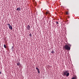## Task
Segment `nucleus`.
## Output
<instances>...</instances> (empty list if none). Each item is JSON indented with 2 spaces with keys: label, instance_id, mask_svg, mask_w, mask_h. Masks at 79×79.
Here are the masks:
<instances>
[{
  "label": "nucleus",
  "instance_id": "1",
  "mask_svg": "<svg viewBox=\"0 0 79 79\" xmlns=\"http://www.w3.org/2000/svg\"><path fill=\"white\" fill-rule=\"evenodd\" d=\"M66 44L64 46V48L66 50H70V49H71V45L69 44Z\"/></svg>",
  "mask_w": 79,
  "mask_h": 79
},
{
  "label": "nucleus",
  "instance_id": "2",
  "mask_svg": "<svg viewBox=\"0 0 79 79\" xmlns=\"http://www.w3.org/2000/svg\"><path fill=\"white\" fill-rule=\"evenodd\" d=\"M63 76H66L67 77H68L69 76V73H68V70H65L63 72Z\"/></svg>",
  "mask_w": 79,
  "mask_h": 79
},
{
  "label": "nucleus",
  "instance_id": "3",
  "mask_svg": "<svg viewBox=\"0 0 79 79\" xmlns=\"http://www.w3.org/2000/svg\"><path fill=\"white\" fill-rule=\"evenodd\" d=\"M7 25H8L9 27V29H10L11 30H12L13 29V27H12V26H11V25H10V24H8Z\"/></svg>",
  "mask_w": 79,
  "mask_h": 79
},
{
  "label": "nucleus",
  "instance_id": "4",
  "mask_svg": "<svg viewBox=\"0 0 79 79\" xmlns=\"http://www.w3.org/2000/svg\"><path fill=\"white\" fill-rule=\"evenodd\" d=\"M27 29L28 30H30V29H31V27L30 26H29V25H27Z\"/></svg>",
  "mask_w": 79,
  "mask_h": 79
},
{
  "label": "nucleus",
  "instance_id": "5",
  "mask_svg": "<svg viewBox=\"0 0 79 79\" xmlns=\"http://www.w3.org/2000/svg\"><path fill=\"white\" fill-rule=\"evenodd\" d=\"M36 70H37L38 74H40V71H39V68L37 67H36Z\"/></svg>",
  "mask_w": 79,
  "mask_h": 79
},
{
  "label": "nucleus",
  "instance_id": "6",
  "mask_svg": "<svg viewBox=\"0 0 79 79\" xmlns=\"http://www.w3.org/2000/svg\"><path fill=\"white\" fill-rule=\"evenodd\" d=\"M50 15V13H49V11H48L46 12V15Z\"/></svg>",
  "mask_w": 79,
  "mask_h": 79
},
{
  "label": "nucleus",
  "instance_id": "7",
  "mask_svg": "<svg viewBox=\"0 0 79 79\" xmlns=\"http://www.w3.org/2000/svg\"><path fill=\"white\" fill-rule=\"evenodd\" d=\"M17 10L18 11H20V8H18L17 9Z\"/></svg>",
  "mask_w": 79,
  "mask_h": 79
},
{
  "label": "nucleus",
  "instance_id": "8",
  "mask_svg": "<svg viewBox=\"0 0 79 79\" xmlns=\"http://www.w3.org/2000/svg\"><path fill=\"white\" fill-rule=\"evenodd\" d=\"M66 15H69V12H66Z\"/></svg>",
  "mask_w": 79,
  "mask_h": 79
},
{
  "label": "nucleus",
  "instance_id": "9",
  "mask_svg": "<svg viewBox=\"0 0 79 79\" xmlns=\"http://www.w3.org/2000/svg\"><path fill=\"white\" fill-rule=\"evenodd\" d=\"M4 48H6V45H5V44H4Z\"/></svg>",
  "mask_w": 79,
  "mask_h": 79
},
{
  "label": "nucleus",
  "instance_id": "10",
  "mask_svg": "<svg viewBox=\"0 0 79 79\" xmlns=\"http://www.w3.org/2000/svg\"><path fill=\"white\" fill-rule=\"evenodd\" d=\"M76 78L75 77H73L72 79H76Z\"/></svg>",
  "mask_w": 79,
  "mask_h": 79
},
{
  "label": "nucleus",
  "instance_id": "11",
  "mask_svg": "<svg viewBox=\"0 0 79 79\" xmlns=\"http://www.w3.org/2000/svg\"><path fill=\"white\" fill-rule=\"evenodd\" d=\"M29 36H30V37H32V34L31 33H30L29 34Z\"/></svg>",
  "mask_w": 79,
  "mask_h": 79
},
{
  "label": "nucleus",
  "instance_id": "12",
  "mask_svg": "<svg viewBox=\"0 0 79 79\" xmlns=\"http://www.w3.org/2000/svg\"><path fill=\"white\" fill-rule=\"evenodd\" d=\"M51 53H54V51H52L51 52Z\"/></svg>",
  "mask_w": 79,
  "mask_h": 79
},
{
  "label": "nucleus",
  "instance_id": "13",
  "mask_svg": "<svg viewBox=\"0 0 79 79\" xmlns=\"http://www.w3.org/2000/svg\"><path fill=\"white\" fill-rule=\"evenodd\" d=\"M56 24H58L59 23L58 22H56Z\"/></svg>",
  "mask_w": 79,
  "mask_h": 79
},
{
  "label": "nucleus",
  "instance_id": "14",
  "mask_svg": "<svg viewBox=\"0 0 79 79\" xmlns=\"http://www.w3.org/2000/svg\"><path fill=\"white\" fill-rule=\"evenodd\" d=\"M19 64H18V63L17 64V65H19Z\"/></svg>",
  "mask_w": 79,
  "mask_h": 79
},
{
  "label": "nucleus",
  "instance_id": "15",
  "mask_svg": "<svg viewBox=\"0 0 79 79\" xmlns=\"http://www.w3.org/2000/svg\"><path fill=\"white\" fill-rule=\"evenodd\" d=\"M1 73H2V72H1V71H0V74H1Z\"/></svg>",
  "mask_w": 79,
  "mask_h": 79
}]
</instances>
